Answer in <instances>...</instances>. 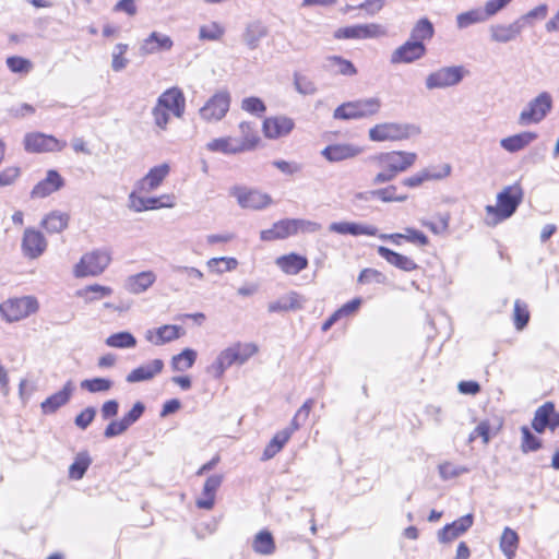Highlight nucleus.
<instances>
[{
  "mask_svg": "<svg viewBox=\"0 0 559 559\" xmlns=\"http://www.w3.org/2000/svg\"><path fill=\"white\" fill-rule=\"evenodd\" d=\"M523 189L519 183L504 187L497 195V205H487L486 212L495 214L497 222L510 218L523 201Z\"/></svg>",
  "mask_w": 559,
  "mask_h": 559,
  "instance_id": "f03ea898",
  "label": "nucleus"
},
{
  "mask_svg": "<svg viewBox=\"0 0 559 559\" xmlns=\"http://www.w3.org/2000/svg\"><path fill=\"white\" fill-rule=\"evenodd\" d=\"M47 246L48 243L43 233L32 227L24 230L21 249L25 258H39L46 251Z\"/></svg>",
  "mask_w": 559,
  "mask_h": 559,
  "instance_id": "ddd939ff",
  "label": "nucleus"
},
{
  "mask_svg": "<svg viewBox=\"0 0 559 559\" xmlns=\"http://www.w3.org/2000/svg\"><path fill=\"white\" fill-rule=\"evenodd\" d=\"M74 391V385L71 380L67 381L63 388L48 396L41 402L40 407L44 414H53L60 407L64 406L71 399Z\"/></svg>",
  "mask_w": 559,
  "mask_h": 559,
  "instance_id": "5701e85b",
  "label": "nucleus"
},
{
  "mask_svg": "<svg viewBox=\"0 0 559 559\" xmlns=\"http://www.w3.org/2000/svg\"><path fill=\"white\" fill-rule=\"evenodd\" d=\"M522 443L521 450L523 453L534 452L542 448V440L536 437L528 427H521Z\"/></svg>",
  "mask_w": 559,
  "mask_h": 559,
  "instance_id": "5fc2aeb1",
  "label": "nucleus"
},
{
  "mask_svg": "<svg viewBox=\"0 0 559 559\" xmlns=\"http://www.w3.org/2000/svg\"><path fill=\"white\" fill-rule=\"evenodd\" d=\"M70 215L61 211H51L41 219V227L49 234H59L68 228Z\"/></svg>",
  "mask_w": 559,
  "mask_h": 559,
  "instance_id": "72a5a7b5",
  "label": "nucleus"
},
{
  "mask_svg": "<svg viewBox=\"0 0 559 559\" xmlns=\"http://www.w3.org/2000/svg\"><path fill=\"white\" fill-rule=\"evenodd\" d=\"M396 186H388L382 189H377L376 198L382 202H404L407 200V194H396Z\"/></svg>",
  "mask_w": 559,
  "mask_h": 559,
  "instance_id": "bf43d9fd",
  "label": "nucleus"
},
{
  "mask_svg": "<svg viewBox=\"0 0 559 559\" xmlns=\"http://www.w3.org/2000/svg\"><path fill=\"white\" fill-rule=\"evenodd\" d=\"M554 413V402H545L540 405L534 414V418L532 420V428L537 433H543L545 430L550 427L551 416Z\"/></svg>",
  "mask_w": 559,
  "mask_h": 559,
  "instance_id": "e433bc0d",
  "label": "nucleus"
},
{
  "mask_svg": "<svg viewBox=\"0 0 559 559\" xmlns=\"http://www.w3.org/2000/svg\"><path fill=\"white\" fill-rule=\"evenodd\" d=\"M156 281L153 271H143L127 277L124 288L131 294H142L146 292Z\"/></svg>",
  "mask_w": 559,
  "mask_h": 559,
  "instance_id": "cd10ccee",
  "label": "nucleus"
},
{
  "mask_svg": "<svg viewBox=\"0 0 559 559\" xmlns=\"http://www.w3.org/2000/svg\"><path fill=\"white\" fill-rule=\"evenodd\" d=\"M173 46L174 41L168 35L159 32H152L145 39H143L139 50L142 56H148L162 51H169Z\"/></svg>",
  "mask_w": 559,
  "mask_h": 559,
  "instance_id": "a211bd4d",
  "label": "nucleus"
},
{
  "mask_svg": "<svg viewBox=\"0 0 559 559\" xmlns=\"http://www.w3.org/2000/svg\"><path fill=\"white\" fill-rule=\"evenodd\" d=\"M468 73L463 66L442 67L427 75L425 85L429 91L452 87L459 85Z\"/></svg>",
  "mask_w": 559,
  "mask_h": 559,
  "instance_id": "39448f33",
  "label": "nucleus"
},
{
  "mask_svg": "<svg viewBox=\"0 0 559 559\" xmlns=\"http://www.w3.org/2000/svg\"><path fill=\"white\" fill-rule=\"evenodd\" d=\"M130 207L135 212H143L147 210H156L163 206H167L166 204L160 202L159 198H142L136 197L135 192H131L129 195Z\"/></svg>",
  "mask_w": 559,
  "mask_h": 559,
  "instance_id": "49530a36",
  "label": "nucleus"
},
{
  "mask_svg": "<svg viewBox=\"0 0 559 559\" xmlns=\"http://www.w3.org/2000/svg\"><path fill=\"white\" fill-rule=\"evenodd\" d=\"M451 165L443 164L441 170H435L432 168H425L417 174L404 178L401 183L407 188H417L429 180H440L448 177L451 174Z\"/></svg>",
  "mask_w": 559,
  "mask_h": 559,
  "instance_id": "aec40b11",
  "label": "nucleus"
},
{
  "mask_svg": "<svg viewBox=\"0 0 559 559\" xmlns=\"http://www.w3.org/2000/svg\"><path fill=\"white\" fill-rule=\"evenodd\" d=\"M111 261L110 253L107 250H93L82 255L80 262L74 267L75 277L100 275Z\"/></svg>",
  "mask_w": 559,
  "mask_h": 559,
  "instance_id": "423d86ee",
  "label": "nucleus"
},
{
  "mask_svg": "<svg viewBox=\"0 0 559 559\" xmlns=\"http://www.w3.org/2000/svg\"><path fill=\"white\" fill-rule=\"evenodd\" d=\"M181 328L178 325L165 324L155 330L156 340H153V331H147L146 340L155 345H163L180 337Z\"/></svg>",
  "mask_w": 559,
  "mask_h": 559,
  "instance_id": "58836bf2",
  "label": "nucleus"
},
{
  "mask_svg": "<svg viewBox=\"0 0 559 559\" xmlns=\"http://www.w3.org/2000/svg\"><path fill=\"white\" fill-rule=\"evenodd\" d=\"M241 108L257 116H261L266 110V106L263 100L254 96L243 98L241 102Z\"/></svg>",
  "mask_w": 559,
  "mask_h": 559,
  "instance_id": "e2e57ef3",
  "label": "nucleus"
},
{
  "mask_svg": "<svg viewBox=\"0 0 559 559\" xmlns=\"http://www.w3.org/2000/svg\"><path fill=\"white\" fill-rule=\"evenodd\" d=\"M128 44L119 43L115 46L112 51L111 69L115 72L122 71L129 63V60L124 57L128 51Z\"/></svg>",
  "mask_w": 559,
  "mask_h": 559,
  "instance_id": "6e6d98bb",
  "label": "nucleus"
},
{
  "mask_svg": "<svg viewBox=\"0 0 559 559\" xmlns=\"http://www.w3.org/2000/svg\"><path fill=\"white\" fill-rule=\"evenodd\" d=\"M169 173V166L162 164L150 169V171L136 182L140 191H152L156 189Z\"/></svg>",
  "mask_w": 559,
  "mask_h": 559,
  "instance_id": "c85d7f7f",
  "label": "nucleus"
},
{
  "mask_svg": "<svg viewBox=\"0 0 559 559\" xmlns=\"http://www.w3.org/2000/svg\"><path fill=\"white\" fill-rule=\"evenodd\" d=\"M223 483V476L218 474L211 475L206 478L203 486V496L197 500L195 504L199 509L211 510L215 503L216 490Z\"/></svg>",
  "mask_w": 559,
  "mask_h": 559,
  "instance_id": "c756f323",
  "label": "nucleus"
},
{
  "mask_svg": "<svg viewBox=\"0 0 559 559\" xmlns=\"http://www.w3.org/2000/svg\"><path fill=\"white\" fill-rule=\"evenodd\" d=\"M64 179L62 176L55 169H49L46 173V177L37 182L32 191V199H44L52 194L53 192L60 190L64 187Z\"/></svg>",
  "mask_w": 559,
  "mask_h": 559,
  "instance_id": "2eb2a0df",
  "label": "nucleus"
},
{
  "mask_svg": "<svg viewBox=\"0 0 559 559\" xmlns=\"http://www.w3.org/2000/svg\"><path fill=\"white\" fill-rule=\"evenodd\" d=\"M169 112L170 111L159 106L157 103L155 104V106L152 108V117L156 128L162 131L167 130V124L170 120Z\"/></svg>",
  "mask_w": 559,
  "mask_h": 559,
  "instance_id": "680f3d73",
  "label": "nucleus"
},
{
  "mask_svg": "<svg viewBox=\"0 0 559 559\" xmlns=\"http://www.w3.org/2000/svg\"><path fill=\"white\" fill-rule=\"evenodd\" d=\"M66 145V142L40 132L27 133L24 138V148L31 153L60 152Z\"/></svg>",
  "mask_w": 559,
  "mask_h": 559,
  "instance_id": "9d476101",
  "label": "nucleus"
},
{
  "mask_svg": "<svg viewBox=\"0 0 559 559\" xmlns=\"http://www.w3.org/2000/svg\"><path fill=\"white\" fill-rule=\"evenodd\" d=\"M427 53L426 45L419 41H414L411 38L403 45L399 46L390 57L392 64L412 63L421 58Z\"/></svg>",
  "mask_w": 559,
  "mask_h": 559,
  "instance_id": "f8f14e48",
  "label": "nucleus"
},
{
  "mask_svg": "<svg viewBox=\"0 0 559 559\" xmlns=\"http://www.w3.org/2000/svg\"><path fill=\"white\" fill-rule=\"evenodd\" d=\"M373 162L382 168L372 179L373 185L392 181L399 174L406 171L417 160V154L405 151H391L376 155Z\"/></svg>",
  "mask_w": 559,
  "mask_h": 559,
  "instance_id": "f257e3e1",
  "label": "nucleus"
},
{
  "mask_svg": "<svg viewBox=\"0 0 559 559\" xmlns=\"http://www.w3.org/2000/svg\"><path fill=\"white\" fill-rule=\"evenodd\" d=\"M523 24L515 20L513 23L509 25L503 24H493L490 26V38L495 43L507 44L516 39V37L522 33Z\"/></svg>",
  "mask_w": 559,
  "mask_h": 559,
  "instance_id": "393cba45",
  "label": "nucleus"
},
{
  "mask_svg": "<svg viewBox=\"0 0 559 559\" xmlns=\"http://www.w3.org/2000/svg\"><path fill=\"white\" fill-rule=\"evenodd\" d=\"M293 435V430L289 428H285L275 433V436L271 439L269 444L265 447L262 453V460L266 461L274 457L286 444V442L290 439Z\"/></svg>",
  "mask_w": 559,
  "mask_h": 559,
  "instance_id": "ea45409f",
  "label": "nucleus"
},
{
  "mask_svg": "<svg viewBox=\"0 0 559 559\" xmlns=\"http://www.w3.org/2000/svg\"><path fill=\"white\" fill-rule=\"evenodd\" d=\"M514 325L518 330H523L530 321V312L526 304L515 300L513 311Z\"/></svg>",
  "mask_w": 559,
  "mask_h": 559,
  "instance_id": "4d7b16f0",
  "label": "nucleus"
},
{
  "mask_svg": "<svg viewBox=\"0 0 559 559\" xmlns=\"http://www.w3.org/2000/svg\"><path fill=\"white\" fill-rule=\"evenodd\" d=\"M5 62L13 73H27L32 68L29 60L19 56L8 57Z\"/></svg>",
  "mask_w": 559,
  "mask_h": 559,
  "instance_id": "0e129e2a",
  "label": "nucleus"
},
{
  "mask_svg": "<svg viewBox=\"0 0 559 559\" xmlns=\"http://www.w3.org/2000/svg\"><path fill=\"white\" fill-rule=\"evenodd\" d=\"M230 93L227 90L216 92L210 97L199 110L201 118L205 121H219L229 110Z\"/></svg>",
  "mask_w": 559,
  "mask_h": 559,
  "instance_id": "1a4fd4ad",
  "label": "nucleus"
},
{
  "mask_svg": "<svg viewBox=\"0 0 559 559\" xmlns=\"http://www.w3.org/2000/svg\"><path fill=\"white\" fill-rule=\"evenodd\" d=\"M552 97L548 92H542L531 99L519 116V124L539 123L551 110Z\"/></svg>",
  "mask_w": 559,
  "mask_h": 559,
  "instance_id": "6e6552de",
  "label": "nucleus"
},
{
  "mask_svg": "<svg viewBox=\"0 0 559 559\" xmlns=\"http://www.w3.org/2000/svg\"><path fill=\"white\" fill-rule=\"evenodd\" d=\"M106 345L115 348H132L136 345V338L130 332L122 331L108 336Z\"/></svg>",
  "mask_w": 559,
  "mask_h": 559,
  "instance_id": "3c124183",
  "label": "nucleus"
},
{
  "mask_svg": "<svg viewBox=\"0 0 559 559\" xmlns=\"http://www.w3.org/2000/svg\"><path fill=\"white\" fill-rule=\"evenodd\" d=\"M381 108V100L378 97H369L353 102L343 103L335 108L333 118L338 120L362 119L374 116Z\"/></svg>",
  "mask_w": 559,
  "mask_h": 559,
  "instance_id": "20e7f679",
  "label": "nucleus"
},
{
  "mask_svg": "<svg viewBox=\"0 0 559 559\" xmlns=\"http://www.w3.org/2000/svg\"><path fill=\"white\" fill-rule=\"evenodd\" d=\"M231 195L237 199L238 204L242 209L262 210L272 202L269 194L245 187H234Z\"/></svg>",
  "mask_w": 559,
  "mask_h": 559,
  "instance_id": "9b49d317",
  "label": "nucleus"
},
{
  "mask_svg": "<svg viewBox=\"0 0 559 559\" xmlns=\"http://www.w3.org/2000/svg\"><path fill=\"white\" fill-rule=\"evenodd\" d=\"M329 230L340 235H352V236H377L378 228L372 225H364L355 222H334L330 224Z\"/></svg>",
  "mask_w": 559,
  "mask_h": 559,
  "instance_id": "b1692460",
  "label": "nucleus"
},
{
  "mask_svg": "<svg viewBox=\"0 0 559 559\" xmlns=\"http://www.w3.org/2000/svg\"><path fill=\"white\" fill-rule=\"evenodd\" d=\"M275 263L284 273L296 275L308 266V259L297 253H289L278 257Z\"/></svg>",
  "mask_w": 559,
  "mask_h": 559,
  "instance_id": "473e14b6",
  "label": "nucleus"
},
{
  "mask_svg": "<svg viewBox=\"0 0 559 559\" xmlns=\"http://www.w3.org/2000/svg\"><path fill=\"white\" fill-rule=\"evenodd\" d=\"M295 127L292 118L276 116L265 118L262 124L263 134L267 139H280L288 135Z\"/></svg>",
  "mask_w": 559,
  "mask_h": 559,
  "instance_id": "f3484780",
  "label": "nucleus"
},
{
  "mask_svg": "<svg viewBox=\"0 0 559 559\" xmlns=\"http://www.w3.org/2000/svg\"><path fill=\"white\" fill-rule=\"evenodd\" d=\"M435 36V26L428 17L419 19L411 31L409 38L425 44Z\"/></svg>",
  "mask_w": 559,
  "mask_h": 559,
  "instance_id": "a19ab883",
  "label": "nucleus"
},
{
  "mask_svg": "<svg viewBox=\"0 0 559 559\" xmlns=\"http://www.w3.org/2000/svg\"><path fill=\"white\" fill-rule=\"evenodd\" d=\"M421 129L415 123L384 122L369 129V139L373 142L402 141L419 135Z\"/></svg>",
  "mask_w": 559,
  "mask_h": 559,
  "instance_id": "7ed1b4c3",
  "label": "nucleus"
},
{
  "mask_svg": "<svg viewBox=\"0 0 559 559\" xmlns=\"http://www.w3.org/2000/svg\"><path fill=\"white\" fill-rule=\"evenodd\" d=\"M272 165L287 176H294L304 169L302 164L294 160L288 162L284 159H276L272 162Z\"/></svg>",
  "mask_w": 559,
  "mask_h": 559,
  "instance_id": "774afa93",
  "label": "nucleus"
},
{
  "mask_svg": "<svg viewBox=\"0 0 559 559\" xmlns=\"http://www.w3.org/2000/svg\"><path fill=\"white\" fill-rule=\"evenodd\" d=\"M377 251L378 254L381 258H383L388 263L404 272L415 271L419 267L418 264L413 259L403 255L396 251H393L386 247L379 246Z\"/></svg>",
  "mask_w": 559,
  "mask_h": 559,
  "instance_id": "bb28decb",
  "label": "nucleus"
},
{
  "mask_svg": "<svg viewBox=\"0 0 559 559\" xmlns=\"http://www.w3.org/2000/svg\"><path fill=\"white\" fill-rule=\"evenodd\" d=\"M239 130L241 136L238 138V143L242 147L243 152L252 151L257 147L260 141V136L255 131V124L248 121L239 123Z\"/></svg>",
  "mask_w": 559,
  "mask_h": 559,
  "instance_id": "4c0bfd02",
  "label": "nucleus"
},
{
  "mask_svg": "<svg viewBox=\"0 0 559 559\" xmlns=\"http://www.w3.org/2000/svg\"><path fill=\"white\" fill-rule=\"evenodd\" d=\"M207 266L212 272L222 274L235 270L238 266V261L228 257L212 258L207 261Z\"/></svg>",
  "mask_w": 559,
  "mask_h": 559,
  "instance_id": "864d4df0",
  "label": "nucleus"
},
{
  "mask_svg": "<svg viewBox=\"0 0 559 559\" xmlns=\"http://www.w3.org/2000/svg\"><path fill=\"white\" fill-rule=\"evenodd\" d=\"M439 475L443 480L455 478L462 474L468 473V468L461 465H455L451 462L441 463L439 466Z\"/></svg>",
  "mask_w": 559,
  "mask_h": 559,
  "instance_id": "13d9d810",
  "label": "nucleus"
},
{
  "mask_svg": "<svg viewBox=\"0 0 559 559\" xmlns=\"http://www.w3.org/2000/svg\"><path fill=\"white\" fill-rule=\"evenodd\" d=\"M331 68H336V73L353 76L357 73V69L350 60H347L341 56H330L326 58Z\"/></svg>",
  "mask_w": 559,
  "mask_h": 559,
  "instance_id": "603ef678",
  "label": "nucleus"
},
{
  "mask_svg": "<svg viewBox=\"0 0 559 559\" xmlns=\"http://www.w3.org/2000/svg\"><path fill=\"white\" fill-rule=\"evenodd\" d=\"M252 548L260 555H272L275 551V543L272 534L266 531H260L253 539Z\"/></svg>",
  "mask_w": 559,
  "mask_h": 559,
  "instance_id": "c03bdc74",
  "label": "nucleus"
},
{
  "mask_svg": "<svg viewBox=\"0 0 559 559\" xmlns=\"http://www.w3.org/2000/svg\"><path fill=\"white\" fill-rule=\"evenodd\" d=\"M519 544V536L515 531L506 527L500 538V548L508 559H512Z\"/></svg>",
  "mask_w": 559,
  "mask_h": 559,
  "instance_id": "09e8293b",
  "label": "nucleus"
},
{
  "mask_svg": "<svg viewBox=\"0 0 559 559\" xmlns=\"http://www.w3.org/2000/svg\"><path fill=\"white\" fill-rule=\"evenodd\" d=\"M294 85L298 93L302 95H313L317 92L314 83L305 75L295 74Z\"/></svg>",
  "mask_w": 559,
  "mask_h": 559,
  "instance_id": "69168bd1",
  "label": "nucleus"
},
{
  "mask_svg": "<svg viewBox=\"0 0 559 559\" xmlns=\"http://www.w3.org/2000/svg\"><path fill=\"white\" fill-rule=\"evenodd\" d=\"M357 281L360 284H368L371 282L384 284L386 282V276L376 269H364L360 272Z\"/></svg>",
  "mask_w": 559,
  "mask_h": 559,
  "instance_id": "338daca9",
  "label": "nucleus"
},
{
  "mask_svg": "<svg viewBox=\"0 0 559 559\" xmlns=\"http://www.w3.org/2000/svg\"><path fill=\"white\" fill-rule=\"evenodd\" d=\"M156 103L177 118H181L185 114L186 97L179 87L175 86L166 90L158 96Z\"/></svg>",
  "mask_w": 559,
  "mask_h": 559,
  "instance_id": "dca6fc26",
  "label": "nucleus"
},
{
  "mask_svg": "<svg viewBox=\"0 0 559 559\" xmlns=\"http://www.w3.org/2000/svg\"><path fill=\"white\" fill-rule=\"evenodd\" d=\"M206 148L210 152H218L225 155L243 153L242 147L238 143V138L233 136L214 139L206 144Z\"/></svg>",
  "mask_w": 559,
  "mask_h": 559,
  "instance_id": "f704fd0d",
  "label": "nucleus"
},
{
  "mask_svg": "<svg viewBox=\"0 0 559 559\" xmlns=\"http://www.w3.org/2000/svg\"><path fill=\"white\" fill-rule=\"evenodd\" d=\"M92 463V459L87 452L76 454L74 462L69 467V476L72 479H82Z\"/></svg>",
  "mask_w": 559,
  "mask_h": 559,
  "instance_id": "de8ad7c7",
  "label": "nucleus"
},
{
  "mask_svg": "<svg viewBox=\"0 0 559 559\" xmlns=\"http://www.w3.org/2000/svg\"><path fill=\"white\" fill-rule=\"evenodd\" d=\"M537 133L532 131H524L514 135L503 138L500 141V145L503 150L509 153H516L537 139Z\"/></svg>",
  "mask_w": 559,
  "mask_h": 559,
  "instance_id": "2f4dec72",
  "label": "nucleus"
},
{
  "mask_svg": "<svg viewBox=\"0 0 559 559\" xmlns=\"http://www.w3.org/2000/svg\"><path fill=\"white\" fill-rule=\"evenodd\" d=\"M384 32L379 24H357L340 27L334 32L335 39H365L376 38L383 35Z\"/></svg>",
  "mask_w": 559,
  "mask_h": 559,
  "instance_id": "4468645a",
  "label": "nucleus"
},
{
  "mask_svg": "<svg viewBox=\"0 0 559 559\" xmlns=\"http://www.w3.org/2000/svg\"><path fill=\"white\" fill-rule=\"evenodd\" d=\"M302 302L304 299L298 293L290 292L277 300L270 302L267 305V310L270 313L300 310L302 308Z\"/></svg>",
  "mask_w": 559,
  "mask_h": 559,
  "instance_id": "7c9ffc66",
  "label": "nucleus"
},
{
  "mask_svg": "<svg viewBox=\"0 0 559 559\" xmlns=\"http://www.w3.org/2000/svg\"><path fill=\"white\" fill-rule=\"evenodd\" d=\"M37 310L38 301L32 296L11 298L0 305V312L8 322L20 321Z\"/></svg>",
  "mask_w": 559,
  "mask_h": 559,
  "instance_id": "0eeeda50",
  "label": "nucleus"
},
{
  "mask_svg": "<svg viewBox=\"0 0 559 559\" xmlns=\"http://www.w3.org/2000/svg\"><path fill=\"white\" fill-rule=\"evenodd\" d=\"M297 218H285L273 224L272 228L262 230L260 238L263 241L285 239L298 233Z\"/></svg>",
  "mask_w": 559,
  "mask_h": 559,
  "instance_id": "4be33fe9",
  "label": "nucleus"
},
{
  "mask_svg": "<svg viewBox=\"0 0 559 559\" xmlns=\"http://www.w3.org/2000/svg\"><path fill=\"white\" fill-rule=\"evenodd\" d=\"M164 368V361L162 359H154L146 365H142L133 369L126 377L128 383H136L142 381L152 380L155 376L162 372Z\"/></svg>",
  "mask_w": 559,
  "mask_h": 559,
  "instance_id": "a878e982",
  "label": "nucleus"
},
{
  "mask_svg": "<svg viewBox=\"0 0 559 559\" xmlns=\"http://www.w3.org/2000/svg\"><path fill=\"white\" fill-rule=\"evenodd\" d=\"M267 35V27L260 21H254L246 26L243 32V41L249 49L254 50L259 47L260 40Z\"/></svg>",
  "mask_w": 559,
  "mask_h": 559,
  "instance_id": "c9c22d12",
  "label": "nucleus"
},
{
  "mask_svg": "<svg viewBox=\"0 0 559 559\" xmlns=\"http://www.w3.org/2000/svg\"><path fill=\"white\" fill-rule=\"evenodd\" d=\"M490 19L487 11L481 8H476L466 12H462L456 16V24L459 28H466L473 24L481 23Z\"/></svg>",
  "mask_w": 559,
  "mask_h": 559,
  "instance_id": "37998d69",
  "label": "nucleus"
},
{
  "mask_svg": "<svg viewBox=\"0 0 559 559\" xmlns=\"http://www.w3.org/2000/svg\"><path fill=\"white\" fill-rule=\"evenodd\" d=\"M197 352L192 348H185L181 353L173 356L171 369L174 371H186L190 369L197 360Z\"/></svg>",
  "mask_w": 559,
  "mask_h": 559,
  "instance_id": "a18cd8bd",
  "label": "nucleus"
},
{
  "mask_svg": "<svg viewBox=\"0 0 559 559\" xmlns=\"http://www.w3.org/2000/svg\"><path fill=\"white\" fill-rule=\"evenodd\" d=\"M80 386L90 393L108 392L114 386V382L108 378H92L81 381Z\"/></svg>",
  "mask_w": 559,
  "mask_h": 559,
  "instance_id": "8fccbe9b",
  "label": "nucleus"
},
{
  "mask_svg": "<svg viewBox=\"0 0 559 559\" xmlns=\"http://www.w3.org/2000/svg\"><path fill=\"white\" fill-rule=\"evenodd\" d=\"M473 514H466L447 524L438 532L440 543H449L463 535L473 525Z\"/></svg>",
  "mask_w": 559,
  "mask_h": 559,
  "instance_id": "412c9836",
  "label": "nucleus"
},
{
  "mask_svg": "<svg viewBox=\"0 0 559 559\" xmlns=\"http://www.w3.org/2000/svg\"><path fill=\"white\" fill-rule=\"evenodd\" d=\"M112 294V288L99 284L85 286L76 292V295L85 300V302H94L108 297Z\"/></svg>",
  "mask_w": 559,
  "mask_h": 559,
  "instance_id": "79ce46f5",
  "label": "nucleus"
},
{
  "mask_svg": "<svg viewBox=\"0 0 559 559\" xmlns=\"http://www.w3.org/2000/svg\"><path fill=\"white\" fill-rule=\"evenodd\" d=\"M224 34V28L216 22L200 27L199 38L201 40H217Z\"/></svg>",
  "mask_w": 559,
  "mask_h": 559,
  "instance_id": "052dcab7",
  "label": "nucleus"
},
{
  "mask_svg": "<svg viewBox=\"0 0 559 559\" xmlns=\"http://www.w3.org/2000/svg\"><path fill=\"white\" fill-rule=\"evenodd\" d=\"M362 152V148L355 144L337 143L323 148L322 156L331 163H337L354 158Z\"/></svg>",
  "mask_w": 559,
  "mask_h": 559,
  "instance_id": "6ab92c4d",
  "label": "nucleus"
}]
</instances>
